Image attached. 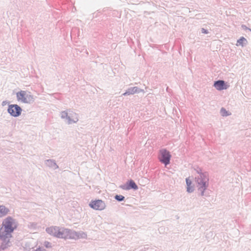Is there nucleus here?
<instances>
[{
  "label": "nucleus",
  "instance_id": "f257e3e1",
  "mask_svg": "<svg viewBox=\"0 0 251 251\" xmlns=\"http://www.w3.org/2000/svg\"><path fill=\"white\" fill-rule=\"evenodd\" d=\"M194 170L198 174L194 178L198 190L201 192V196H206L204 193L209 186V174L207 172H203L199 167L194 168Z\"/></svg>",
  "mask_w": 251,
  "mask_h": 251
},
{
  "label": "nucleus",
  "instance_id": "f03ea898",
  "mask_svg": "<svg viewBox=\"0 0 251 251\" xmlns=\"http://www.w3.org/2000/svg\"><path fill=\"white\" fill-rule=\"evenodd\" d=\"M194 170L198 174L194 178L198 190L201 192V196H206L204 193L209 186V174L207 172H203L199 167L194 168Z\"/></svg>",
  "mask_w": 251,
  "mask_h": 251
},
{
  "label": "nucleus",
  "instance_id": "7ed1b4c3",
  "mask_svg": "<svg viewBox=\"0 0 251 251\" xmlns=\"http://www.w3.org/2000/svg\"><path fill=\"white\" fill-rule=\"evenodd\" d=\"M46 232L54 237L61 239H75L76 231L65 228H60L59 226H50L47 227Z\"/></svg>",
  "mask_w": 251,
  "mask_h": 251
},
{
  "label": "nucleus",
  "instance_id": "20e7f679",
  "mask_svg": "<svg viewBox=\"0 0 251 251\" xmlns=\"http://www.w3.org/2000/svg\"><path fill=\"white\" fill-rule=\"evenodd\" d=\"M16 228L15 220L11 216H8L3 220L0 226V232L12 234Z\"/></svg>",
  "mask_w": 251,
  "mask_h": 251
},
{
  "label": "nucleus",
  "instance_id": "39448f33",
  "mask_svg": "<svg viewBox=\"0 0 251 251\" xmlns=\"http://www.w3.org/2000/svg\"><path fill=\"white\" fill-rule=\"evenodd\" d=\"M17 100L24 103L31 104L35 101V97L30 92L21 90L16 93Z\"/></svg>",
  "mask_w": 251,
  "mask_h": 251
},
{
  "label": "nucleus",
  "instance_id": "423d86ee",
  "mask_svg": "<svg viewBox=\"0 0 251 251\" xmlns=\"http://www.w3.org/2000/svg\"><path fill=\"white\" fill-rule=\"evenodd\" d=\"M171 157L172 155L170 152L166 149H162L159 150L158 159L165 166H167L170 164Z\"/></svg>",
  "mask_w": 251,
  "mask_h": 251
},
{
  "label": "nucleus",
  "instance_id": "0eeeda50",
  "mask_svg": "<svg viewBox=\"0 0 251 251\" xmlns=\"http://www.w3.org/2000/svg\"><path fill=\"white\" fill-rule=\"evenodd\" d=\"M12 237V234H9L0 232V240L1 241L0 246V251H4L12 245L10 239Z\"/></svg>",
  "mask_w": 251,
  "mask_h": 251
},
{
  "label": "nucleus",
  "instance_id": "6e6552de",
  "mask_svg": "<svg viewBox=\"0 0 251 251\" xmlns=\"http://www.w3.org/2000/svg\"><path fill=\"white\" fill-rule=\"evenodd\" d=\"M8 113L12 117H18L21 115L22 108L17 104H9L7 108Z\"/></svg>",
  "mask_w": 251,
  "mask_h": 251
},
{
  "label": "nucleus",
  "instance_id": "1a4fd4ad",
  "mask_svg": "<svg viewBox=\"0 0 251 251\" xmlns=\"http://www.w3.org/2000/svg\"><path fill=\"white\" fill-rule=\"evenodd\" d=\"M89 205L91 208L98 210H103L106 206L105 202L99 199L92 200Z\"/></svg>",
  "mask_w": 251,
  "mask_h": 251
},
{
  "label": "nucleus",
  "instance_id": "9d476101",
  "mask_svg": "<svg viewBox=\"0 0 251 251\" xmlns=\"http://www.w3.org/2000/svg\"><path fill=\"white\" fill-rule=\"evenodd\" d=\"M120 188L125 190H137L138 186L135 181L130 179L128 180L125 184L120 186Z\"/></svg>",
  "mask_w": 251,
  "mask_h": 251
},
{
  "label": "nucleus",
  "instance_id": "9b49d317",
  "mask_svg": "<svg viewBox=\"0 0 251 251\" xmlns=\"http://www.w3.org/2000/svg\"><path fill=\"white\" fill-rule=\"evenodd\" d=\"M213 86L218 91L226 90L229 87V85L223 80H218L214 82Z\"/></svg>",
  "mask_w": 251,
  "mask_h": 251
},
{
  "label": "nucleus",
  "instance_id": "f8f14e48",
  "mask_svg": "<svg viewBox=\"0 0 251 251\" xmlns=\"http://www.w3.org/2000/svg\"><path fill=\"white\" fill-rule=\"evenodd\" d=\"M186 184V191L188 193H191L194 192L195 190L194 184H193L192 180L190 179V177H188L185 179Z\"/></svg>",
  "mask_w": 251,
  "mask_h": 251
},
{
  "label": "nucleus",
  "instance_id": "ddd939ff",
  "mask_svg": "<svg viewBox=\"0 0 251 251\" xmlns=\"http://www.w3.org/2000/svg\"><path fill=\"white\" fill-rule=\"evenodd\" d=\"M61 117L62 119H66L67 120V123L68 124H71L72 123H75L77 122L78 119H76V120L72 119L70 116L68 115V113L63 111L61 112Z\"/></svg>",
  "mask_w": 251,
  "mask_h": 251
},
{
  "label": "nucleus",
  "instance_id": "4468645a",
  "mask_svg": "<svg viewBox=\"0 0 251 251\" xmlns=\"http://www.w3.org/2000/svg\"><path fill=\"white\" fill-rule=\"evenodd\" d=\"M45 164L47 166L53 170H56V169L58 168V166L57 165L55 160L53 159H47L45 161Z\"/></svg>",
  "mask_w": 251,
  "mask_h": 251
},
{
  "label": "nucleus",
  "instance_id": "2eb2a0df",
  "mask_svg": "<svg viewBox=\"0 0 251 251\" xmlns=\"http://www.w3.org/2000/svg\"><path fill=\"white\" fill-rule=\"evenodd\" d=\"M10 212V209L4 205H0V218L5 217Z\"/></svg>",
  "mask_w": 251,
  "mask_h": 251
},
{
  "label": "nucleus",
  "instance_id": "dca6fc26",
  "mask_svg": "<svg viewBox=\"0 0 251 251\" xmlns=\"http://www.w3.org/2000/svg\"><path fill=\"white\" fill-rule=\"evenodd\" d=\"M248 44L247 40L244 37H241L237 41L236 46H241L242 47L246 46Z\"/></svg>",
  "mask_w": 251,
  "mask_h": 251
},
{
  "label": "nucleus",
  "instance_id": "f3484780",
  "mask_svg": "<svg viewBox=\"0 0 251 251\" xmlns=\"http://www.w3.org/2000/svg\"><path fill=\"white\" fill-rule=\"evenodd\" d=\"M87 236V235L86 233L83 231H76V234L75 237V240H77L78 239H86Z\"/></svg>",
  "mask_w": 251,
  "mask_h": 251
},
{
  "label": "nucleus",
  "instance_id": "a211bd4d",
  "mask_svg": "<svg viewBox=\"0 0 251 251\" xmlns=\"http://www.w3.org/2000/svg\"><path fill=\"white\" fill-rule=\"evenodd\" d=\"M220 113L223 117H226L230 114V113H229V112L224 107L221 108L220 110Z\"/></svg>",
  "mask_w": 251,
  "mask_h": 251
},
{
  "label": "nucleus",
  "instance_id": "6ab92c4d",
  "mask_svg": "<svg viewBox=\"0 0 251 251\" xmlns=\"http://www.w3.org/2000/svg\"><path fill=\"white\" fill-rule=\"evenodd\" d=\"M132 91L133 95L136 93H140V92H143L144 90L143 89H141L138 87L135 86V87H132Z\"/></svg>",
  "mask_w": 251,
  "mask_h": 251
},
{
  "label": "nucleus",
  "instance_id": "aec40b11",
  "mask_svg": "<svg viewBox=\"0 0 251 251\" xmlns=\"http://www.w3.org/2000/svg\"><path fill=\"white\" fill-rule=\"evenodd\" d=\"M114 199L119 202H121L124 201L125 197L121 195H116L114 196Z\"/></svg>",
  "mask_w": 251,
  "mask_h": 251
},
{
  "label": "nucleus",
  "instance_id": "412c9836",
  "mask_svg": "<svg viewBox=\"0 0 251 251\" xmlns=\"http://www.w3.org/2000/svg\"><path fill=\"white\" fill-rule=\"evenodd\" d=\"M130 95H133L132 91V87L128 88L126 92L122 94V96H129Z\"/></svg>",
  "mask_w": 251,
  "mask_h": 251
},
{
  "label": "nucleus",
  "instance_id": "4be33fe9",
  "mask_svg": "<svg viewBox=\"0 0 251 251\" xmlns=\"http://www.w3.org/2000/svg\"><path fill=\"white\" fill-rule=\"evenodd\" d=\"M44 246L48 249L52 248L51 243L47 241L44 242Z\"/></svg>",
  "mask_w": 251,
  "mask_h": 251
},
{
  "label": "nucleus",
  "instance_id": "5701e85b",
  "mask_svg": "<svg viewBox=\"0 0 251 251\" xmlns=\"http://www.w3.org/2000/svg\"><path fill=\"white\" fill-rule=\"evenodd\" d=\"M201 32L203 34H208L209 33L208 30L207 29H206L204 28H201Z\"/></svg>",
  "mask_w": 251,
  "mask_h": 251
},
{
  "label": "nucleus",
  "instance_id": "b1692460",
  "mask_svg": "<svg viewBox=\"0 0 251 251\" xmlns=\"http://www.w3.org/2000/svg\"><path fill=\"white\" fill-rule=\"evenodd\" d=\"M7 104H8V105L10 104L9 101L8 100H4L2 102L1 105L2 106H4Z\"/></svg>",
  "mask_w": 251,
  "mask_h": 251
},
{
  "label": "nucleus",
  "instance_id": "393cba45",
  "mask_svg": "<svg viewBox=\"0 0 251 251\" xmlns=\"http://www.w3.org/2000/svg\"><path fill=\"white\" fill-rule=\"evenodd\" d=\"M30 224L31 227H33V228H35L37 226V224L35 223H32Z\"/></svg>",
  "mask_w": 251,
  "mask_h": 251
},
{
  "label": "nucleus",
  "instance_id": "a878e982",
  "mask_svg": "<svg viewBox=\"0 0 251 251\" xmlns=\"http://www.w3.org/2000/svg\"><path fill=\"white\" fill-rule=\"evenodd\" d=\"M242 27L243 29H246V30H248V28H249V27H248L246 25H242Z\"/></svg>",
  "mask_w": 251,
  "mask_h": 251
},
{
  "label": "nucleus",
  "instance_id": "bb28decb",
  "mask_svg": "<svg viewBox=\"0 0 251 251\" xmlns=\"http://www.w3.org/2000/svg\"><path fill=\"white\" fill-rule=\"evenodd\" d=\"M34 251H42V248L39 247Z\"/></svg>",
  "mask_w": 251,
  "mask_h": 251
},
{
  "label": "nucleus",
  "instance_id": "cd10ccee",
  "mask_svg": "<svg viewBox=\"0 0 251 251\" xmlns=\"http://www.w3.org/2000/svg\"><path fill=\"white\" fill-rule=\"evenodd\" d=\"M42 251H47L45 249H42Z\"/></svg>",
  "mask_w": 251,
  "mask_h": 251
},
{
  "label": "nucleus",
  "instance_id": "c85d7f7f",
  "mask_svg": "<svg viewBox=\"0 0 251 251\" xmlns=\"http://www.w3.org/2000/svg\"><path fill=\"white\" fill-rule=\"evenodd\" d=\"M248 30H249V31H251V29L250 28H248Z\"/></svg>",
  "mask_w": 251,
  "mask_h": 251
}]
</instances>
